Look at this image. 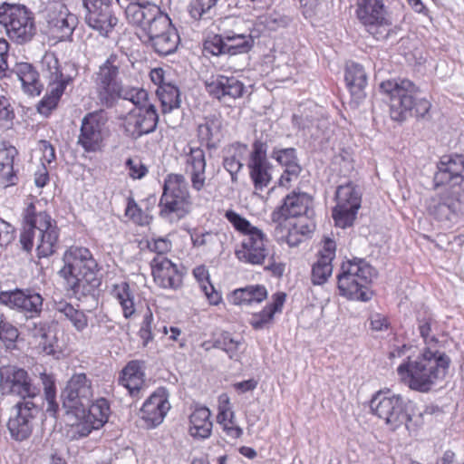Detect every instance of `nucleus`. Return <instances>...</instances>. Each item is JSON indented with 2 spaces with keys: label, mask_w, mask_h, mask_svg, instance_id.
Wrapping results in <instances>:
<instances>
[{
  "label": "nucleus",
  "mask_w": 464,
  "mask_h": 464,
  "mask_svg": "<svg viewBox=\"0 0 464 464\" xmlns=\"http://www.w3.org/2000/svg\"><path fill=\"white\" fill-rule=\"evenodd\" d=\"M185 150V174L188 177L193 190L201 191L207 183L206 156L203 149L188 147Z\"/></svg>",
  "instance_id": "obj_28"
},
{
  "label": "nucleus",
  "mask_w": 464,
  "mask_h": 464,
  "mask_svg": "<svg viewBox=\"0 0 464 464\" xmlns=\"http://www.w3.org/2000/svg\"><path fill=\"white\" fill-rule=\"evenodd\" d=\"M218 0H193L190 2L188 10L194 20H200L212 7L217 5Z\"/></svg>",
  "instance_id": "obj_58"
},
{
  "label": "nucleus",
  "mask_w": 464,
  "mask_h": 464,
  "mask_svg": "<svg viewBox=\"0 0 464 464\" xmlns=\"http://www.w3.org/2000/svg\"><path fill=\"white\" fill-rule=\"evenodd\" d=\"M238 340L234 339L229 333H224L216 341V346L226 352L230 359L237 360V351L240 345Z\"/></svg>",
  "instance_id": "obj_57"
},
{
  "label": "nucleus",
  "mask_w": 464,
  "mask_h": 464,
  "mask_svg": "<svg viewBox=\"0 0 464 464\" xmlns=\"http://www.w3.org/2000/svg\"><path fill=\"white\" fill-rule=\"evenodd\" d=\"M193 276L199 284L201 290L204 292L208 300L211 304H218L221 301V296L215 290L209 280V273L205 266H198L193 269Z\"/></svg>",
  "instance_id": "obj_50"
},
{
  "label": "nucleus",
  "mask_w": 464,
  "mask_h": 464,
  "mask_svg": "<svg viewBox=\"0 0 464 464\" xmlns=\"http://www.w3.org/2000/svg\"><path fill=\"white\" fill-rule=\"evenodd\" d=\"M222 119L219 115L210 114L203 118L198 124V138L208 148L213 149L220 141L222 137Z\"/></svg>",
  "instance_id": "obj_36"
},
{
  "label": "nucleus",
  "mask_w": 464,
  "mask_h": 464,
  "mask_svg": "<svg viewBox=\"0 0 464 464\" xmlns=\"http://www.w3.org/2000/svg\"><path fill=\"white\" fill-rule=\"evenodd\" d=\"M208 94L219 102H227L241 98L245 92V85L235 76L217 74L205 81Z\"/></svg>",
  "instance_id": "obj_22"
},
{
  "label": "nucleus",
  "mask_w": 464,
  "mask_h": 464,
  "mask_svg": "<svg viewBox=\"0 0 464 464\" xmlns=\"http://www.w3.org/2000/svg\"><path fill=\"white\" fill-rule=\"evenodd\" d=\"M286 295L283 292H277L272 295L271 303L267 304L264 309L258 313L253 314L249 319V324L255 330H262L270 324L276 313H281Z\"/></svg>",
  "instance_id": "obj_37"
},
{
  "label": "nucleus",
  "mask_w": 464,
  "mask_h": 464,
  "mask_svg": "<svg viewBox=\"0 0 464 464\" xmlns=\"http://www.w3.org/2000/svg\"><path fill=\"white\" fill-rule=\"evenodd\" d=\"M41 411L36 401H18L10 410L7 429L12 439L24 441L30 438Z\"/></svg>",
  "instance_id": "obj_15"
},
{
  "label": "nucleus",
  "mask_w": 464,
  "mask_h": 464,
  "mask_svg": "<svg viewBox=\"0 0 464 464\" xmlns=\"http://www.w3.org/2000/svg\"><path fill=\"white\" fill-rule=\"evenodd\" d=\"M171 246V242L167 237H158L148 241V248L157 253L158 256H163L164 254L170 251Z\"/></svg>",
  "instance_id": "obj_64"
},
{
  "label": "nucleus",
  "mask_w": 464,
  "mask_h": 464,
  "mask_svg": "<svg viewBox=\"0 0 464 464\" xmlns=\"http://www.w3.org/2000/svg\"><path fill=\"white\" fill-rule=\"evenodd\" d=\"M293 122L295 125L298 126L299 129L308 130V131L311 132V135H316V133L312 131V129L315 128L320 130L321 128L324 127L326 120L312 114H305L301 116L294 115Z\"/></svg>",
  "instance_id": "obj_55"
},
{
  "label": "nucleus",
  "mask_w": 464,
  "mask_h": 464,
  "mask_svg": "<svg viewBox=\"0 0 464 464\" xmlns=\"http://www.w3.org/2000/svg\"><path fill=\"white\" fill-rule=\"evenodd\" d=\"M127 20L141 31L140 38L146 44L174 29L170 18L151 3L131 2L125 8Z\"/></svg>",
  "instance_id": "obj_6"
},
{
  "label": "nucleus",
  "mask_w": 464,
  "mask_h": 464,
  "mask_svg": "<svg viewBox=\"0 0 464 464\" xmlns=\"http://www.w3.org/2000/svg\"><path fill=\"white\" fill-rule=\"evenodd\" d=\"M224 169L230 174L231 181L237 182V174L243 168L240 158L236 153L226 156L223 160Z\"/></svg>",
  "instance_id": "obj_62"
},
{
  "label": "nucleus",
  "mask_w": 464,
  "mask_h": 464,
  "mask_svg": "<svg viewBox=\"0 0 464 464\" xmlns=\"http://www.w3.org/2000/svg\"><path fill=\"white\" fill-rule=\"evenodd\" d=\"M108 117L104 111L86 113L81 121L77 145L85 152H97L104 146Z\"/></svg>",
  "instance_id": "obj_14"
},
{
  "label": "nucleus",
  "mask_w": 464,
  "mask_h": 464,
  "mask_svg": "<svg viewBox=\"0 0 464 464\" xmlns=\"http://www.w3.org/2000/svg\"><path fill=\"white\" fill-rule=\"evenodd\" d=\"M148 92L144 89L139 88H121L119 98L131 102L135 108L145 107V105H153L149 102Z\"/></svg>",
  "instance_id": "obj_53"
},
{
  "label": "nucleus",
  "mask_w": 464,
  "mask_h": 464,
  "mask_svg": "<svg viewBox=\"0 0 464 464\" xmlns=\"http://www.w3.org/2000/svg\"><path fill=\"white\" fill-rule=\"evenodd\" d=\"M153 321L154 317L150 308L147 309L143 315L140 329L139 331L140 337L143 340V345H147L149 342L153 340Z\"/></svg>",
  "instance_id": "obj_60"
},
{
  "label": "nucleus",
  "mask_w": 464,
  "mask_h": 464,
  "mask_svg": "<svg viewBox=\"0 0 464 464\" xmlns=\"http://www.w3.org/2000/svg\"><path fill=\"white\" fill-rule=\"evenodd\" d=\"M24 226L20 235V243L24 250H32L34 243L38 257L52 256L58 247L59 229L56 222L45 211H36L30 204L24 216Z\"/></svg>",
  "instance_id": "obj_4"
},
{
  "label": "nucleus",
  "mask_w": 464,
  "mask_h": 464,
  "mask_svg": "<svg viewBox=\"0 0 464 464\" xmlns=\"http://www.w3.org/2000/svg\"><path fill=\"white\" fill-rule=\"evenodd\" d=\"M179 41L178 31L174 28L170 29L169 33L146 44V45L151 47L158 54L167 56L177 51Z\"/></svg>",
  "instance_id": "obj_48"
},
{
  "label": "nucleus",
  "mask_w": 464,
  "mask_h": 464,
  "mask_svg": "<svg viewBox=\"0 0 464 464\" xmlns=\"http://www.w3.org/2000/svg\"><path fill=\"white\" fill-rule=\"evenodd\" d=\"M271 158L285 169H290L292 166L301 167L296 155V150L294 148H274Z\"/></svg>",
  "instance_id": "obj_52"
},
{
  "label": "nucleus",
  "mask_w": 464,
  "mask_h": 464,
  "mask_svg": "<svg viewBox=\"0 0 464 464\" xmlns=\"http://www.w3.org/2000/svg\"><path fill=\"white\" fill-rule=\"evenodd\" d=\"M434 179L437 185L450 184L452 187H464V156L458 154L443 156L438 164Z\"/></svg>",
  "instance_id": "obj_29"
},
{
  "label": "nucleus",
  "mask_w": 464,
  "mask_h": 464,
  "mask_svg": "<svg viewBox=\"0 0 464 464\" xmlns=\"http://www.w3.org/2000/svg\"><path fill=\"white\" fill-rule=\"evenodd\" d=\"M250 34H239L226 30L205 43V50L213 55H237L248 53L254 46Z\"/></svg>",
  "instance_id": "obj_18"
},
{
  "label": "nucleus",
  "mask_w": 464,
  "mask_h": 464,
  "mask_svg": "<svg viewBox=\"0 0 464 464\" xmlns=\"http://www.w3.org/2000/svg\"><path fill=\"white\" fill-rule=\"evenodd\" d=\"M8 76H15L20 81L24 92L28 95L37 96L42 92L43 85L39 80V73L29 63H15Z\"/></svg>",
  "instance_id": "obj_35"
},
{
  "label": "nucleus",
  "mask_w": 464,
  "mask_h": 464,
  "mask_svg": "<svg viewBox=\"0 0 464 464\" xmlns=\"http://www.w3.org/2000/svg\"><path fill=\"white\" fill-rule=\"evenodd\" d=\"M459 206V202L448 191L432 196L426 201L429 215L439 221H451Z\"/></svg>",
  "instance_id": "obj_33"
},
{
  "label": "nucleus",
  "mask_w": 464,
  "mask_h": 464,
  "mask_svg": "<svg viewBox=\"0 0 464 464\" xmlns=\"http://www.w3.org/2000/svg\"><path fill=\"white\" fill-rule=\"evenodd\" d=\"M290 20L287 16L278 13L269 14L265 17V25L270 31H276L288 25Z\"/></svg>",
  "instance_id": "obj_63"
},
{
  "label": "nucleus",
  "mask_w": 464,
  "mask_h": 464,
  "mask_svg": "<svg viewBox=\"0 0 464 464\" xmlns=\"http://www.w3.org/2000/svg\"><path fill=\"white\" fill-rule=\"evenodd\" d=\"M63 261L59 275L64 279L66 289L77 299L92 294L101 285L98 263L88 248L71 246L64 252Z\"/></svg>",
  "instance_id": "obj_2"
},
{
  "label": "nucleus",
  "mask_w": 464,
  "mask_h": 464,
  "mask_svg": "<svg viewBox=\"0 0 464 464\" xmlns=\"http://www.w3.org/2000/svg\"><path fill=\"white\" fill-rule=\"evenodd\" d=\"M267 290L262 285H249L235 289L229 295V302L238 306H253L267 298Z\"/></svg>",
  "instance_id": "obj_38"
},
{
  "label": "nucleus",
  "mask_w": 464,
  "mask_h": 464,
  "mask_svg": "<svg viewBox=\"0 0 464 464\" xmlns=\"http://www.w3.org/2000/svg\"><path fill=\"white\" fill-rule=\"evenodd\" d=\"M267 144L261 140H256L248 156L247 168L249 177L256 190L267 188L272 180V164L267 159Z\"/></svg>",
  "instance_id": "obj_19"
},
{
  "label": "nucleus",
  "mask_w": 464,
  "mask_h": 464,
  "mask_svg": "<svg viewBox=\"0 0 464 464\" xmlns=\"http://www.w3.org/2000/svg\"><path fill=\"white\" fill-rule=\"evenodd\" d=\"M418 331L425 344L424 348H430V351H439L437 349L439 323L432 315L429 314L418 318Z\"/></svg>",
  "instance_id": "obj_45"
},
{
  "label": "nucleus",
  "mask_w": 464,
  "mask_h": 464,
  "mask_svg": "<svg viewBox=\"0 0 464 464\" xmlns=\"http://www.w3.org/2000/svg\"><path fill=\"white\" fill-rule=\"evenodd\" d=\"M17 153L15 147L0 142V184L4 187L14 185L17 181L14 171V160Z\"/></svg>",
  "instance_id": "obj_41"
},
{
  "label": "nucleus",
  "mask_w": 464,
  "mask_h": 464,
  "mask_svg": "<svg viewBox=\"0 0 464 464\" xmlns=\"http://www.w3.org/2000/svg\"><path fill=\"white\" fill-rule=\"evenodd\" d=\"M19 336L18 330L11 323L0 316V340L10 347L14 344Z\"/></svg>",
  "instance_id": "obj_59"
},
{
  "label": "nucleus",
  "mask_w": 464,
  "mask_h": 464,
  "mask_svg": "<svg viewBox=\"0 0 464 464\" xmlns=\"http://www.w3.org/2000/svg\"><path fill=\"white\" fill-rule=\"evenodd\" d=\"M375 275V269L364 258L353 257L343 260L337 275L340 295L354 301L371 300V285Z\"/></svg>",
  "instance_id": "obj_5"
},
{
  "label": "nucleus",
  "mask_w": 464,
  "mask_h": 464,
  "mask_svg": "<svg viewBox=\"0 0 464 464\" xmlns=\"http://www.w3.org/2000/svg\"><path fill=\"white\" fill-rule=\"evenodd\" d=\"M333 265L332 262L325 259L318 258L313 265L311 280L314 285H322L332 276Z\"/></svg>",
  "instance_id": "obj_51"
},
{
  "label": "nucleus",
  "mask_w": 464,
  "mask_h": 464,
  "mask_svg": "<svg viewBox=\"0 0 464 464\" xmlns=\"http://www.w3.org/2000/svg\"><path fill=\"white\" fill-rule=\"evenodd\" d=\"M41 64L42 72L48 81V86L45 96L38 105V111L41 114L48 115L56 108L72 78L63 73L59 60L53 53H46L42 58Z\"/></svg>",
  "instance_id": "obj_10"
},
{
  "label": "nucleus",
  "mask_w": 464,
  "mask_h": 464,
  "mask_svg": "<svg viewBox=\"0 0 464 464\" xmlns=\"http://www.w3.org/2000/svg\"><path fill=\"white\" fill-rule=\"evenodd\" d=\"M225 218L236 230L243 234L244 237L246 235L259 229L258 227H254L246 218H243L241 215L232 209L226 211Z\"/></svg>",
  "instance_id": "obj_54"
},
{
  "label": "nucleus",
  "mask_w": 464,
  "mask_h": 464,
  "mask_svg": "<svg viewBox=\"0 0 464 464\" xmlns=\"http://www.w3.org/2000/svg\"><path fill=\"white\" fill-rule=\"evenodd\" d=\"M344 80L350 91L353 102L359 105L365 98L364 89L367 86V73L362 65L349 62L345 66Z\"/></svg>",
  "instance_id": "obj_34"
},
{
  "label": "nucleus",
  "mask_w": 464,
  "mask_h": 464,
  "mask_svg": "<svg viewBox=\"0 0 464 464\" xmlns=\"http://www.w3.org/2000/svg\"><path fill=\"white\" fill-rule=\"evenodd\" d=\"M312 207L313 198L311 195L300 190H293L284 198L283 204L278 209L273 212L272 218L277 222L281 218L309 217L312 213Z\"/></svg>",
  "instance_id": "obj_25"
},
{
  "label": "nucleus",
  "mask_w": 464,
  "mask_h": 464,
  "mask_svg": "<svg viewBox=\"0 0 464 464\" xmlns=\"http://www.w3.org/2000/svg\"><path fill=\"white\" fill-rule=\"evenodd\" d=\"M336 205L333 208V218L337 227L346 228L351 227L361 208V193L352 182L340 185L335 192Z\"/></svg>",
  "instance_id": "obj_16"
},
{
  "label": "nucleus",
  "mask_w": 464,
  "mask_h": 464,
  "mask_svg": "<svg viewBox=\"0 0 464 464\" xmlns=\"http://www.w3.org/2000/svg\"><path fill=\"white\" fill-rule=\"evenodd\" d=\"M0 25L7 37L17 44L29 43L36 34L34 15L24 5L2 3Z\"/></svg>",
  "instance_id": "obj_7"
},
{
  "label": "nucleus",
  "mask_w": 464,
  "mask_h": 464,
  "mask_svg": "<svg viewBox=\"0 0 464 464\" xmlns=\"http://www.w3.org/2000/svg\"><path fill=\"white\" fill-rule=\"evenodd\" d=\"M151 270L155 283L165 289H178L182 283L178 266L165 256H156L151 260Z\"/></svg>",
  "instance_id": "obj_30"
},
{
  "label": "nucleus",
  "mask_w": 464,
  "mask_h": 464,
  "mask_svg": "<svg viewBox=\"0 0 464 464\" xmlns=\"http://www.w3.org/2000/svg\"><path fill=\"white\" fill-rule=\"evenodd\" d=\"M119 384L127 389L130 396L140 399L145 389L143 362L138 360L129 362L120 373Z\"/></svg>",
  "instance_id": "obj_31"
},
{
  "label": "nucleus",
  "mask_w": 464,
  "mask_h": 464,
  "mask_svg": "<svg viewBox=\"0 0 464 464\" xmlns=\"http://www.w3.org/2000/svg\"><path fill=\"white\" fill-rule=\"evenodd\" d=\"M450 362L445 353L423 348L417 355H408L397 367V373L411 390L427 393L444 382Z\"/></svg>",
  "instance_id": "obj_1"
},
{
  "label": "nucleus",
  "mask_w": 464,
  "mask_h": 464,
  "mask_svg": "<svg viewBox=\"0 0 464 464\" xmlns=\"http://www.w3.org/2000/svg\"><path fill=\"white\" fill-rule=\"evenodd\" d=\"M113 0H82L84 21L102 36H108L118 24Z\"/></svg>",
  "instance_id": "obj_17"
},
{
  "label": "nucleus",
  "mask_w": 464,
  "mask_h": 464,
  "mask_svg": "<svg viewBox=\"0 0 464 464\" xmlns=\"http://www.w3.org/2000/svg\"><path fill=\"white\" fill-rule=\"evenodd\" d=\"M163 195L180 197L182 198L191 199L188 182L182 174L170 173L164 179Z\"/></svg>",
  "instance_id": "obj_47"
},
{
  "label": "nucleus",
  "mask_w": 464,
  "mask_h": 464,
  "mask_svg": "<svg viewBox=\"0 0 464 464\" xmlns=\"http://www.w3.org/2000/svg\"><path fill=\"white\" fill-rule=\"evenodd\" d=\"M156 94L161 104V111L164 115L179 109L181 105L180 91L173 82L157 87Z\"/></svg>",
  "instance_id": "obj_44"
},
{
  "label": "nucleus",
  "mask_w": 464,
  "mask_h": 464,
  "mask_svg": "<svg viewBox=\"0 0 464 464\" xmlns=\"http://www.w3.org/2000/svg\"><path fill=\"white\" fill-rule=\"evenodd\" d=\"M370 407L374 415L382 419L392 430H396L411 420L403 399L389 392H378L371 400Z\"/></svg>",
  "instance_id": "obj_13"
},
{
  "label": "nucleus",
  "mask_w": 464,
  "mask_h": 464,
  "mask_svg": "<svg viewBox=\"0 0 464 464\" xmlns=\"http://www.w3.org/2000/svg\"><path fill=\"white\" fill-rule=\"evenodd\" d=\"M0 303L24 314L28 319H34L42 313L44 298L33 289H15L1 292Z\"/></svg>",
  "instance_id": "obj_20"
},
{
  "label": "nucleus",
  "mask_w": 464,
  "mask_h": 464,
  "mask_svg": "<svg viewBox=\"0 0 464 464\" xmlns=\"http://www.w3.org/2000/svg\"><path fill=\"white\" fill-rule=\"evenodd\" d=\"M40 380L44 386V399L46 401V413L51 417H56L59 411V404L56 401L55 379L53 374L43 372Z\"/></svg>",
  "instance_id": "obj_49"
},
{
  "label": "nucleus",
  "mask_w": 464,
  "mask_h": 464,
  "mask_svg": "<svg viewBox=\"0 0 464 464\" xmlns=\"http://www.w3.org/2000/svg\"><path fill=\"white\" fill-rule=\"evenodd\" d=\"M211 412L205 406L196 407L189 416L188 432L191 437L205 440L210 437L213 423L210 420Z\"/></svg>",
  "instance_id": "obj_39"
},
{
  "label": "nucleus",
  "mask_w": 464,
  "mask_h": 464,
  "mask_svg": "<svg viewBox=\"0 0 464 464\" xmlns=\"http://www.w3.org/2000/svg\"><path fill=\"white\" fill-rule=\"evenodd\" d=\"M0 390L3 394L19 397V401H35L40 397V388L33 383L28 372L14 365L0 367Z\"/></svg>",
  "instance_id": "obj_12"
},
{
  "label": "nucleus",
  "mask_w": 464,
  "mask_h": 464,
  "mask_svg": "<svg viewBox=\"0 0 464 464\" xmlns=\"http://www.w3.org/2000/svg\"><path fill=\"white\" fill-rule=\"evenodd\" d=\"M125 66L126 58L123 54L111 53L94 73L93 80L98 98L102 105H114L122 87L119 75L123 72Z\"/></svg>",
  "instance_id": "obj_9"
},
{
  "label": "nucleus",
  "mask_w": 464,
  "mask_h": 464,
  "mask_svg": "<svg viewBox=\"0 0 464 464\" xmlns=\"http://www.w3.org/2000/svg\"><path fill=\"white\" fill-rule=\"evenodd\" d=\"M53 5L47 11L46 22L55 37L63 41L72 34L78 24V19L59 0H53Z\"/></svg>",
  "instance_id": "obj_24"
},
{
  "label": "nucleus",
  "mask_w": 464,
  "mask_h": 464,
  "mask_svg": "<svg viewBox=\"0 0 464 464\" xmlns=\"http://www.w3.org/2000/svg\"><path fill=\"white\" fill-rule=\"evenodd\" d=\"M92 397V381L85 373H74L62 392L63 408L67 414L83 416L94 402Z\"/></svg>",
  "instance_id": "obj_11"
},
{
  "label": "nucleus",
  "mask_w": 464,
  "mask_h": 464,
  "mask_svg": "<svg viewBox=\"0 0 464 464\" xmlns=\"http://www.w3.org/2000/svg\"><path fill=\"white\" fill-rule=\"evenodd\" d=\"M170 404L165 389L160 388L154 392L143 403L140 409V418L147 429H153L162 423Z\"/></svg>",
  "instance_id": "obj_26"
},
{
  "label": "nucleus",
  "mask_w": 464,
  "mask_h": 464,
  "mask_svg": "<svg viewBox=\"0 0 464 464\" xmlns=\"http://www.w3.org/2000/svg\"><path fill=\"white\" fill-rule=\"evenodd\" d=\"M217 421L223 428L225 433L232 438L238 439L243 435V430L235 421V412L229 406L228 399L218 406Z\"/></svg>",
  "instance_id": "obj_46"
},
{
  "label": "nucleus",
  "mask_w": 464,
  "mask_h": 464,
  "mask_svg": "<svg viewBox=\"0 0 464 464\" xmlns=\"http://www.w3.org/2000/svg\"><path fill=\"white\" fill-rule=\"evenodd\" d=\"M159 115L154 105L135 108L129 113L125 129L133 139L153 132L158 125Z\"/></svg>",
  "instance_id": "obj_23"
},
{
  "label": "nucleus",
  "mask_w": 464,
  "mask_h": 464,
  "mask_svg": "<svg viewBox=\"0 0 464 464\" xmlns=\"http://www.w3.org/2000/svg\"><path fill=\"white\" fill-rule=\"evenodd\" d=\"M190 239L194 247L211 246L216 242L217 235L194 229L190 232Z\"/></svg>",
  "instance_id": "obj_61"
},
{
  "label": "nucleus",
  "mask_w": 464,
  "mask_h": 464,
  "mask_svg": "<svg viewBox=\"0 0 464 464\" xmlns=\"http://www.w3.org/2000/svg\"><path fill=\"white\" fill-rule=\"evenodd\" d=\"M356 16L365 31L377 41L389 38L392 30V14L384 0H357Z\"/></svg>",
  "instance_id": "obj_8"
},
{
  "label": "nucleus",
  "mask_w": 464,
  "mask_h": 464,
  "mask_svg": "<svg viewBox=\"0 0 464 464\" xmlns=\"http://www.w3.org/2000/svg\"><path fill=\"white\" fill-rule=\"evenodd\" d=\"M268 239L261 230L246 235L240 246L236 249V257L242 263L262 265L268 255Z\"/></svg>",
  "instance_id": "obj_21"
},
{
  "label": "nucleus",
  "mask_w": 464,
  "mask_h": 464,
  "mask_svg": "<svg viewBox=\"0 0 464 464\" xmlns=\"http://www.w3.org/2000/svg\"><path fill=\"white\" fill-rule=\"evenodd\" d=\"M110 415V405L106 399L99 398L94 401L83 416H75L82 419L74 428V432L80 438L87 437L92 430H99L107 421Z\"/></svg>",
  "instance_id": "obj_27"
},
{
  "label": "nucleus",
  "mask_w": 464,
  "mask_h": 464,
  "mask_svg": "<svg viewBox=\"0 0 464 464\" xmlns=\"http://www.w3.org/2000/svg\"><path fill=\"white\" fill-rule=\"evenodd\" d=\"M111 295L121 306L125 319H131L137 311L135 293L127 282H121L113 285Z\"/></svg>",
  "instance_id": "obj_42"
},
{
  "label": "nucleus",
  "mask_w": 464,
  "mask_h": 464,
  "mask_svg": "<svg viewBox=\"0 0 464 464\" xmlns=\"http://www.w3.org/2000/svg\"><path fill=\"white\" fill-rule=\"evenodd\" d=\"M26 327L34 337H42V341L39 343V347L44 354L53 356L57 360L63 357V351L62 345H60L55 335L51 336L46 334L44 324L41 322L39 324L30 322L26 324Z\"/></svg>",
  "instance_id": "obj_40"
},
{
  "label": "nucleus",
  "mask_w": 464,
  "mask_h": 464,
  "mask_svg": "<svg viewBox=\"0 0 464 464\" xmlns=\"http://www.w3.org/2000/svg\"><path fill=\"white\" fill-rule=\"evenodd\" d=\"M125 216L138 225L144 226L149 224L148 215L143 212L132 197H128L127 198Z\"/></svg>",
  "instance_id": "obj_56"
},
{
  "label": "nucleus",
  "mask_w": 464,
  "mask_h": 464,
  "mask_svg": "<svg viewBox=\"0 0 464 464\" xmlns=\"http://www.w3.org/2000/svg\"><path fill=\"white\" fill-rule=\"evenodd\" d=\"M380 90L389 98L392 121L401 122L411 116L423 118L430 110V102L419 97L420 88L409 79L384 81L381 82Z\"/></svg>",
  "instance_id": "obj_3"
},
{
  "label": "nucleus",
  "mask_w": 464,
  "mask_h": 464,
  "mask_svg": "<svg viewBox=\"0 0 464 464\" xmlns=\"http://www.w3.org/2000/svg\"><path fill=\"white\" fill-rule=\"evenodd\" d=\"M53 309L63 314L78 333H82L87 328L88 317L84 311L75 308L64 300H54Z\"/></svg>",
  "instance_id": "obj_43"
},
{
  "label": "nucleus",
  "mask_w": 464,
  "mask_h": 464,
  "mask_svg": "<svg viewBox=\"0 0 464 464\" xmlns=\"http://www.w3.org/2000/svg\"><path fill=\"white\" fill-rule=\"evenodd\" d=\"M160 217L169 223H177L187 217L192 208L191 199L161 195L159 202Z\"/></svg>",
  "instance_id": "obj_32"
}]
</instances>
